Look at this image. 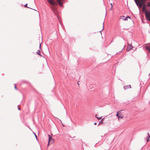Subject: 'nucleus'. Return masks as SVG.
<instances>
[{"instance_id": "obj_20", "label": "nucleus", "mask_w": 150, "mask_h": 150, "mask_svg": "<svg viewBox=\"0 0 150 150\" xmlns=\"http://www.w3.org/2000/svg\"><path fill=\"white\" fill-rule=\"evenodd\" d=\"M34 134L35 135V137H36V139H37V136H36V135L35 134V133H34Z\"/></svg>"}, {"instance_id": "obj_22", "label": "nucleus", "mask_w": 150, "mask_h": 150, "mask_svg": "<svg viewBox=\"0 0 150 150\" xmlns=\"http://www.w3.org/2000/svg\"><path fill=\"white\" fill-rule=\"evenodd\" d=\"M40 47H41V44H40Z\"/></svg>"}, {"instance_id": "obj_12", "label": "nucleus", "mask_w": 150, "mask_h": 150, "mask_svg": "<svg viewBox=\"0 0 150 150\" xmlns=\"http://www.w3.org/2000/svg\"><path fill=\"white\" fill-rule=\"evenodd\" d=\"M146 6L147 7L150 6V1H149L148 2H147L146 4Z\"/></svg>"}, {"instance_id": "obj_21", "label": "nucleus", "mask_w": 150, "mask_h": 150, "mask_svg": "<svg viewBox=\"0 0 150 150\" xmlns=\"http://www.w3.org/2000/svg\"><path fill=\"white\" fill-rule=\"evenodd\" d=\"M96 124H97V123H96V122H95V123H94V125H96Z\"/></svg>"}, {"instance_id": "obj_14", "label": "nucleus", "mask_w": 150, "mask_h": 150, "mask_svg": "<svg viewBox=\"0 0 150 150\" xmlns=\"http://www.w3.org/2000/svg\"><path fill=\"white\" fill-rule=\"evenodd\" d=\"M150 137V136L149 135L148 137H147L146 138V141L148 142L149 140V138Z\"/></svg>"}, {"instance_id": "obj_7", "label": "nucleus", "mask_w": 150, "mask_h": 150, "mask_svg": "<svg viewBox=\"0 0 150 150\" xmlns=\"http://www.w3.org/2000/svg\"><path fill=\"white\" fill-rule=\"evenodd\" d=\"M125 16H122L120 18L122 19V20L125 21H126L127 20V18H130V17L129 16H128L127 17H126L125 18Z\"/></svg>"}, {"instance_id": "obj_3", "label": "nucleus", "mask_w": 150, "mask_h": 150, "mask_svg": "<svg viewBox=\"0 0 150 150\" xmlns=\"http://www.w3.org/2000/svg\"><path fill=\"white\" fill-rule=\"evenodd\" d=\"M49 137L48 142L47 146H48L49 145V143L50 144H52L54 142V139L52 138L51 136L50 135H48Z\"/></svg>"}, {"instance_id": "obj_1", "label": "nucleus", "mask_w": 150, "mask_h": 150, "mask_svg": "<svg viewBox=\"0 0 150 150\" xmlns=\"http://www.w3.org/2000/svg\"><path fill=\"white\" fill-rule=\"evenodd\" d=\"M54 0H48V2L52 6H54L56 4V2L54 1ZM57 2H58V4L61 6H62V2L63 1V0H57Z\"/></svg>"}, {"instance_id": "obj_9", "label": "nucleus", "mask_w": 150, "mask_h": 150, "mask_svg": "<svg viewBox=\"0 0 150 150\" xmlns=\"http://www.w3.org/2000/svg\"><path fill=\"white\" fill-rule=\"evenodd\" d=\"M103 118L102 119V120L99 122L98 124V125H100V124L102 123L103 121Z\"/></svg>"}, {"instance_id": "obj_19", "label": "nucleus", "mask_w": 150, "mask_h": 150, "mask_svg": "<svg viewBox=\"0 0 150 150\" xmlns=\"http://www.w3.org/2000/svg\"><path fill=\"white\" fill-rule=\"evenodd\" d=\"M110 5H111V7H113V5H112V4L111 3L110 4Z\"/></svg>"}, {"instance_id": "obj_15", "label": "nucleus", "mask_w": 150, "mask_h": 150, "mask_svg": "<svg viewBox=\"0 0 150 150\" xmlns=\"http://www.w3.org/2000/svg\"><path fill=\"white\" fill-rule=\"evenodd\" d=\"M27 4H26L25 5H24V7H28L27 6ZM28 8H29V7H28Z\"/></svg>"}, {"instance_id": "obj_16", "label": "nucleus", "mask_w": 150, "mask_h": 150, "mask_svg": "<svg viewBox=\"0 0 150 150\" xmlns=\"http://www.w3.org/2000/svg\"><path fill=\"white\" fill-rule=\"evenodd\" d=\"M103 28H104V23H103V29H102L100 31V32H101V31H102L103 29Z\"/></svg>"}, {"instance_id": "obj_18", "label": "nucleus", "mask_w": 150, "mask_h": 150, "mask_svg": "<svg viewBox=\"0 0 150 150\" xmlns=\"http://www.w3.org/2000/svg\"><path fill=\"white\" fill-rule=\"evenodd\" d=\"M113 7H112L111 6V7H110V10H111L112 9Z\"/></svg>"}, {"instance_id": "obj_5", "label": "nucleus", "mask_w": 150, "mask_h": 150, "mask_svg": "<svg viewBox=\"0 0 150 150\" xmlns=\"http://www.w3.org/2000/svg\"><path fill=\"white\" fill-rule=\"evenodd\" d=\"M133 48V47L131 45L128 44V46L127 49V51L128 52L129 51Z\"/></svg>"}, {"instance_id": "obj_4", "label": "nucleus", "mask_w": 150, "mask_h": 150, "mask_svg": "<svg viewBox=\"0 0 150 150\" xmlns=\"http://www.w3.org/2000/svg\"><path fill=\"white\" fill-rule=\"evenodd\" d=\"M119 112H117L116 116L117 117L118 119H119L120 118L122 119L123 118V116L120 113L119 114Z\"/></svg>"}, {"instance_id": "obj_23", "label": "nucleus", "mask_w": 150, "mask_h": 150, "mask_svg": "<svg viewBox=\"0 0 150 150\" xmlns=\"http://www.w3.org/2000/svg\"><path fill=\"white\" fill-rule=\"evenodd\" d=\"M18 109L19 110H20V108H18Z\"/></svg>"}, {"instance_id": "obj_2", "label": "nucleus", "mask_w": 150, "mask_h": 150, "mask_svg": "<svg viewBox=\"0 0 150 150\" xmlns=\"http://www.w3.org/2000/svg\"><path fill=\"white\" fill-rule=\"evenodd\" d=\"M144 13L146 18L149 21H150V11H145V12Z\"/></svg>"}, {"instance_id": "obj_11", "label": "nucleus", "mask_w": 150, "mask_h": 150, "mask_svg": "<svg viewBox=\"0 0 150 150\" xmlns=\"http://www.w3.org/2000/svg\"><path fill=\"white\" fill-rule=\"evenodd\" d=\"M37 54H38L39 55L41 56V55L40 54V52L39 50H38V51L37 52Z\"/></svg>"}, {"instance_id": "obj_25", "label": "nucleus", "mask_w": 150, "mask_h": 150, "mask_svg": "<svg viewBox=\"0 0 150 150\" xmlns=\"http://www.w3.org/2000/svg\"><path fill=\"white\" fill-rule=\"evenodd\" d=\"M149 75H150V73H149Z\"/></svg>"}, {"instance_id": "obj_13", "label": "nucleus", "mask_w": 150, "mask_h": 150, "mask_svg": "<svg viewBox=\"0 0 150 150\" xmlns=\"http://www.w3.org/2000/svg\"><path fill=\"white\" fill-rule=\"evenodd\" d=\"M97 116H98L97 115H96V117L97 118L98 120H100V119H101V118L102 117H97Z\"/></svg>"}, {"instance_id": "obj_10", "label": "nucleus", "mask_w": 150, "mask_h": 150, "mask_svg": "<svg viewBox=\"0 0 150 150\" xmlns=\"http://www.w3.org/2000/svg\"><path fill=\"white\" fill-rule=\"evenodd\" d=\"M145 48L146 50H148L149 51H150V48L149 47L147 46Z\"/></svg>"}, {"instance_id": "obj_6", "label": "nucleus", "mask_w": 150, "mask_h": 150, "mask_svg": "<svg viewBox=\"0 0 150 150\" xmlns=\"http://www.w3.org/2000/svg\"><path fill=\"white\" fill-rule=\"evenodd\" d=\"M142 11L143 12H145V11H147L146 10V6L144 4L142 6Z\"/></svg>"}, {"instance_id": "obj_8", "label": "nucleus", "mask_w": 150, "mask_h": 150, "mask_svg": "<svg viewBox=\"0 0 150 150\" xmlns=\"http://www.w3.org/2000/svg\"><path fill=\"white\" fill-rule=\"evenodd\" d=\"M124 88L125 90H126L129 88H131L130 85H128L124 86Z\"/></svg>"}, {"instance_id": "obj_17", "label": "nucleus", "mask_w": 150, "mask_h": 150, "mask_svg": "<svg viewBox=\"0 0 150 150\" xmlns=\"http://www.w3.org/2000/svg\"><path fill=\"white\" fill-rule=\"evenodd\" d=\"M14 87H15V88L16 89H17V88L16 86L15 85V86H14Z\"/></svg>"}, {"instance_id": "obj_24", "label": "nucleus", "mask_w": 150, "mask_h": 150, "mask_svg": "<svg viewBox=\"0 0 150 150\" xmlns=\"http://www.w3.org/2000/svg\"><path fill=\"white\" fill-rule=\"evenodd\" d=\"M148 135H149V133H148Z\"/></svg>"}]
</instances>
